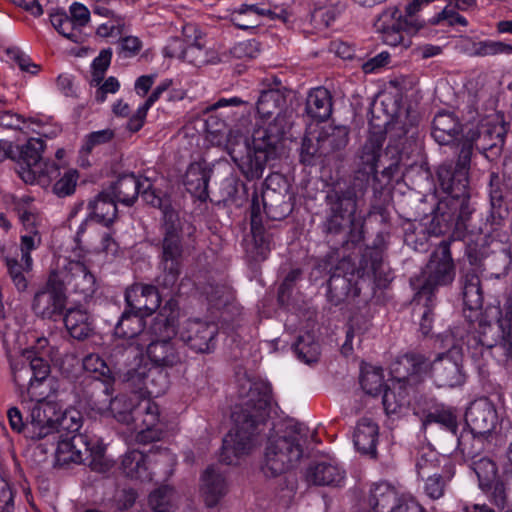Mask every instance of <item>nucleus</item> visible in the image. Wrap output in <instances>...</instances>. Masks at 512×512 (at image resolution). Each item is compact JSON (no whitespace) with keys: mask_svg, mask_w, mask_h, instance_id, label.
<instances>
[{"mask_svg":"<svg viewBox=\"0 0 512 512\" xmlns=\"http://www.w3.org/2000/svg\"><path fill=\"white\" fill-rule=\"evenodd\" d=\"M44 149L45 142L40 138H30L25 144L15 146L6 142L5 153L0 156V161H15L18 165L17 173L25 183L46 186L59 175V165L43 158Z\"/></svg>","mask_w":512,"mask_h":512,"instance_id":"39448f33","label":"nucleus"},{"mask_svg":"<svg viewBox=\"0 0 512 512\" xmlns=\"http://www.w3.org/2000/svg\"><path fill=\"white\" fill-rule=\"evenodd\" d=\"M437 423L441 425L443 428L446 429V431L450 434V436L456 437L457 434V428H458V422L456 416L450 412V411H435L432 413H429L424 419H423V426L427 427V425Z\"/></svg>","mask_w":512,"mask_h":512,"instance_id":"774afa93","label":"nucleus"},{"mask_svg":"<svg viewBox=\"0 0 512 512\" xmlns=\"http://www.w3.org/2000/svg\"><path fill=\"white\" fill-rule=\"evenodd\" d=\"M147 378H149V366L141 363L127 370L123 375V381L127 386L141 394L145 393Z\"/></svg>","mask_w":512,"mask_h":512,"instance_id":"338daca9","label":"nucleus"},{"mask_svg":"<svg viewBox=\"0 0 512 512\" xmlns=\"http://www.w3.org/2000/svg\"><path fill=\"white\" fill-rule=\"evenodd\" d=\"M250 222L254 247L256 249L255 259L264 260L273 246V234L263 224L261 205L256 194L252 198Z\"/></svg>","mask_w":512,"mask_h":512,"instance_id":"a878e982","label":"nucleus"},{"mask_svg":"<svg viewBox=\"0 0 512 512\" xmlns=\"http://www.w3.org/2000/svg\"><path fill=\"white\" fill-rule=\"evenodd\" d=\"M244 105V101L239 97H232L229 99L221 98L216 101L214 104L210 105L206 108V111H214L219 109H226V111L221 112L220 115L224 116L226 119L222 122L221 126L226 127L230 125L234 126H245L248 121L246 118H238L239 109Z\"/></svg>","mask_w":512,"mask_h":512,"instance_id":"49530a36","label":"nucleus"},{"mask_svg":"<svg viewBox=\"0 0 512 512\" xmlns=\"http://www.w3.org/2000/svg\"><path fill=\"white\" fill-rule=\"evenodd\" d=\"M293 347L298 358L304 361L305 363H311L316 361L317 356L319 354V346L314 341L313 335H311L310 333L300 335L297 338V341L295 342Z\"/></svg>","mask_w":512,"mask_h":512,"instance_id":"69168bd1","label":"nucleus"},{"mask_svg":"<svg viewBox=\"0 0 512 512\" xmlns=\"http://www.w3.org/2000/svg\"><path fill=\"white\" fill-rule=\"evenodd\" d=\"M462 132V125L453 113L439 112L433 120L432 136L440 145L453 143Z\"/></svg>","mask_w":512,"mask_h":512,"instance_id":"72a5a7b5","label":"nucleus"},{"mask_svg":"<svg viewBox=\"0 0 512 512\" xmlns=\"http://www.w3.org/2000/svg\"><path fill=\"white\" fill-rule=\"evenodd\" d=\"M465 334L464 328L454 327L442 339L445 343L444 346L449 348L445 352L439 353L430 364L421 354L407 353L393 363V372L399 380H405L426 372L429 368L438 387L452 388L462 385L466 378L462 364V344Z\"/></svg>","mask_w":512,"mask_h":512,"instance_id":"f03ea898","label":"nucleus"},{"mask_svg":"<svg viewBox=\"0 0 512 512\" xmlns=\"http://www.w3.org/2000/svg\"><path fill=\"white\" fill-rule=\"evenodd\" d=\"M243 148L246 150L245 155H240L241 151H237L235 147L229 149V154L248 181L261 178L267 163L277 157L273 151L264 147L259 148L256 143H253V149H251L246 140L243 142Z\"/></svg>","mask_w":512,"mask_h":512,"instance_id":"dca6fc26","label":"nucleus"},{"mask_svg":"<svg viewBox=\"0 0 512 512\" xmlns=\"http://www.w3.org/2000/svg\"><path fill=\"white\" fill-rule=\"evenodd\" d=\"M210 176L211 170L204 163L194 162L188 166L183 183L189 193L205 201L208 197Z\"/></svg>","mask_w":512,"mask_h":512,"instance_id":"473e14b6","label":"nucleus"},{"mask_svg":"<svg viewBox=\"0 0 512 512\" xmlns=\"http://www.w3.org/2000/svg\"><path fill=\"white\" fill-rule=\"evenodd\" d=\"M305 111L317 121L328 119L332 113V99L329 91L321 87L312 90L308 94Z\"/></svg>","mask_w":512,"mask_h":512,"instance_id":"c03bdc74","label":"nucleus"},{"mask_svg":"<svg viewBox=\"0 0 512 512\" xmlns=\"http://www.w3.org/2000/svg\"><path fill=\"white\" fill-rule=\"evenodd\" d=\"M476 334H467V347L472 358L483 356L484 349L490 350L500 344L506 355L512 359V324L509 321H498L494 325L482 317L478 320Z\"/></svg>","mask_w":512,"mask_h":512,"instance_id":"ddd939ff","label":"nucleus"},{"mask_svg":"<svg viewBox=\"0 0 512 512\" xmlns=\"http://www.w3.org/2000/svg\"><path fill=\"white\" fill-rule=\"evenodd\" d=\"M218 326L201 320H189L180 332L181 341L196 353H210L216 347Z\"/></svg>","mask_w":512,"mask_h":512,"instance_id":"a211bd4d","label":"nucleus"},{"mask_svg":"<svg viewBox=\"0 0 512 512\" xmlns=\"http://www.w3.org/2000/svg\"><path fill=\"white\" fill-rule=\"evenodd\" d=\"M146 353L153 366L165 370L181 366L186 359L185 353L175 340L150 341Z\"/></svg>","mask_w":512,"mask_h":512,"instance_id":"b1692460","label":"nucleus"},{"mask_svg":"<svg viewBox=\"0 0 512 512\" xmlns=\"http://www.w3.org/2000/svg\"><path fill=\"white\" fill-rule=\"evenodd\" d=\"M470 468L475 472L481 488L490 489L497 481V466L488 457H477L470 461Z\"/></svg>","mask_w":512,"mask_h":512,"instance_id":"3c124183","label":"nucleus"},{"mask_svg":"<svg viewBox=\"0 0 512 512\" xmlns=\"http://www.w3.org/2000/svg\"><path fill=\"white\" fill-rule=\"evenodd\" d=\"M305 480L309 485L338 486L344 480V471L330 462H312L306 468Z\"/></svg>","mask_w":512,"mask_h":512,"instance_id":"cd10ccee","label":"nucleus"},{"mask_svg":"<svg viewBox=\"0 0 512 512\" xmlns=\"http://www.w3.org/2000/svg\"><path fill=\"white\" fill-rule=\"evenodd\" d=\"M144 327V317L126 308L115 326L114 333L120 338L133 339L143 332Z\"/></svg>","mask_w":512,"mask_h":512,"instance_id":"a18cd8bd","label":"nucleus"},{"mask_svg":"<svg viewBox=\"0 0 512 512\" xmlns=\"http://www.w3.org/2000/svg\"><path fill=\"white\" fill-rule=\"evenodd\" d=\"M425 22L420 19H404L398 7H389L375 20L374 28L379 38L387 45L405 48L410 46L406 35L416 33L423 28Z\"/></svg>","mask_w":512,"mask_h":512,"instance_id":"9b49d317","label":"nucleus"},{"mask_svg":"<svg viewBox=\"0 0 512 512\" xmlns=\"http://www.w3.org/2000/svg\"><path fill=\"white\" fill-rule=\"evenodd\" d=\"M256 110L262 119L292 112L287 108L285 94L279 89L263 90L258 97Z\"/></svg>","mask_w":512,"mask_h":512,"instance_id":"c9c22d12","label":"nucleus"},{"mask_svg":"<svg viewBox=\"0 0 512 512\" xmlns=\"http://www.w3.org/2000/svg\"><path fill=\"white\" fill-rule=\"evenodd\" d=\"M506 134L507 130L503 124H486L482 125L477 132H472L468 141L489 161H494L502 153Z\"/></svg>","mask_w":512,"mask_h":512,"instance_id":"aec40b11","label":"nucleus"},{"mask_svg":"<svg viewBox=\"0 0 512 512\" xmlns=\"http://www.w3.org/2000/svg\"><path fill=\"white\" fill-rule=\"evenodd\" d=\"M55 463L63 467L69 464L86 462L89 454L88 437L83 434H74L69 438L56 440Z\"/></svg>","mask_w":512,"mask_h":512,"instance_id":"393cba45","label":"nucleus"},{"mask_svg":"<svg viewBox=\"0 0 512 512\" xmlns=\"http://www.w3.org/2000/svg\"><path fill=\"white\" fill-rule=\"evenodd\" d=\"M394 377L398 380V386L385 387L383 390L382 403L387 414L397 413L408 401L406 391L402 389L401 382L409 381L410 377L405 380H399L392 371Z\"/></svg>","mask_w":512,"mask_h":512,"instance_id":"6e6d98bb","label":"nucleus"},{"mask_svg":"<svg viewBox=\"0 0 512 512\" xmlns=\"http://www.w3.org/2000/svg\"><path fill=\"white\" fill-rule=\"evenodd\" d=\"M87 208L89 210V218L106 227L113 224L117 218L116 200L108 190L98 193L89 201Z\"/></svg>","mask_w":512,"mask_h":512,"instance_id":"c756f323","label":"nucleus"},{"mask_svg":"<svg viewBox=\"0 0 512 512\" xmlns=\"http://www.w3.org/2000/svg\"><path fill=\"white\" fill-rule=\"evenodd\" d=\"M57 272L61 275L63 287L70 286L84 300L91 298L97 290L95 276L80 261H69L63 271Z\"/></svg>","mask_w":512,"mask_h":512,"instance_id":"4be33fe9","label":"nucleus"},{"mask_svg":"<svg viewBox=\"0 0 512 512\" xmlns=\"http://www.w3.org/2000/svg\"><path fill=\"white\" fill-rule=\"evenodd\" d=\"M144 412L142 419V428L136 436V440L139 443L148 444L160 440L162 437V428L159 426V407L156 403L146 401L144 406L139 405L138 410Z\"/></svg>","mask_w":512,"mask_h":512,"instance_id":"f704fd0d","label":"nucleus"},{"mask_svg":"<svg viewBox=\"0 0 512 512\" xmlns=\"http://www.w3.org/2000/svg\"><path fill=\"white\" fill-rule=\"evenodd\" d=\"M307 431L301 425H290L268 437L262 471L275 477L293 467L303 456Z\"/></svg>","mask_w":512,"mask_h":512,"instance_id":"423d86ee","label":"nucleus"},{"mask_svg":"<svg viewBox=\"0 0 512 512\" xmlns=\"http://www.w3.org/2000/svg\"><path fill=\"white\" fill-rule=\"evenodd\" d=\"M292 112L278 114L266 127L258 128L253 133V143L278 155L279 146L292 126Z\"/></svg>","mask_w":512,"mask_h":512,"instance_id":"5701e85b","label":"nucleus"},{"mask_svg":"<svg viewBox=\"0 0 512 512\" xmlns=\"http://www.w3.org/2000/svg\"><path fill=\"white\" fill-rule=\"evenodd\" d=\"M23 358L21 362L12 364L13 379L18 392L30 400L43 397V393L37 390L50 373L48 362L41 357H34L32 351H27Z\"/></svg>","mask_w":512,"mask_h":512,"instance_id":"f8f14e48","label":"nucleus"},{"mask_svg":"<svg viewBox=\"0 0 512 512\" xmlns=\"http://www.w3.org/2000/svg\"><path fill=\"white\" fill-rule=\"evenodd\" d=\"M148 506L153 512H172L176 508V492L173 487L162 485L148 496Z\"/></svg>","mask_w":512,"mask_h":512,"instance_id":"8fccbe9b","label":"nucleus"},{"mask_svg":"<svg viewBox=\"0 0 512 512\" xmlns=\"http://www.w3.org/2000/svg\"><path fill=\"white\" fill-rule=\"evenodd\" d=\"M78 179L79 174L77 170L64 168V170L61 171V167L59 166V175L51 179V181L55 180L52 186L53 194L59 198L71 196L76 190Z\"/></svg>","mask_w":512,"mask_h":512,"instance_id":"13d9d810","label":"nucleus"},{"mask_svg":"<svg viewBox=\"0 0 512 512\" xmlns=\"http://www.w3.org/2000/svg\"><path fill=\"white\" fill-rule=\"evenodd\" d=\"M344 265L342 263L336 267L327 282L328 301L337 306L362 296L363 302H367L374 295V285L368 277L361 276L359 271L351 269L344 272Z\"/></svg>","mask_w":512,"mask_h":512,"instance_id":"1a4fd4ad","label":"nucleus"},{"mask_svg":"<svg viewBox=\"0 0 512 512\" xmlns=\"http://www.w3.org/2000/svg\"><path fill=\"white\" fill-rule=\"evenodd\" d=\"M149 331L154 337L151 341H172L177 334L175 319L159 314L153 319Z\"/></svg>","mask_w":512,"mask_h":512,"instance_id":"bf43d9fd","label":"nucleus"},{"mask_svg":"<svg viewBox=\"0 0 512 512\" xmlns=\"http://www.w3.org/2000/svg\"><path fill=\"white\" fill-rule=\"evenodd\" d=\"M459 170L454 162L447 161L441 164L437 170V177L441 189L447 194L446 197H459L469 193V178L465 175L464 181L460 182Z\"/></svg>","mask_w":512,"mask_h":512,"instance_id":"7c9ffc66","label":"nucleus"},{"mask_svg":"<svg viewBox=\"0 0 512 512\" xmlns=\"http://www.w3.org/2000/svg\"><path fill=\"white\" fill-rule=\"evenodd\" d=\"M386 140V133L382 130L371 132L363 145L359 156V169L352 182L359 179L366 189L370 178H377V163L381 156L382 147Z\"/></svg>","mask_w":512,"mask_h":512,"instance_id":"6ab92c4d","label":"nucleus"},{"mask_svg":"<svg viewBox=\"0 0 512 512\" xmlns=\"http://www.w3.org/2000/svg\"><path fill=\"white\" fill-rule=\"evenodd\" d=\"M356 179L349 184H336L327 190L325 195V216L322 232L328 242L340 238L333 245H355L364 238L363 224L358 227L355 214L359 202L366 193V187Z\"/></svg>","mask_w":512,"mask_h":512,"instance_id":"7ed1b4c3","label":"nucleus"},{"mask_svg":"<svg viewBox=\"0 0 512 512\" xmlns=\"http://www.w3.org/2000/svg\"><path fill=\"white\" fill-rule=\"evenodd\" d=\"M161 287L151 284L135 283L125 291V302L128 309L143 317L153 314L161 304Z\"/></svg>","mask_w":512,"mask_h":512,"instance_id":"412c9836","label":"nucleus"},{"mask_svg":"<svg viewBox=\"0 0 512 512\" xmlns=\"http://www.w3.org/2000/svg\"><path fill=\"white\" fill-rule=\"evenodd\" d=\"M67 304V295L61 275L52 271L46 283L35 293L32 310L42 319L56 321L62 316Z\"/></svg>","mask_w":512,"mask_h":512,"instance_id":"4468645a","label":"nucleus"},{"mask_svg":"<svg viewBox=\"0 0 512 512\" xmlns=\"http://www.w3.org/2000/svg\"><path fill=\"white\" fill-rule=\"evenodd\" d=\"M158 270L155 282L171 295L182 273L185 260L183 222L179 214L169 213L160 224Z\"/></svg>","mask_w":512,"mask_h":512,"instance_id":"20e7f679","label":"nucleus"},{"mask_svg":"<svg viewBox=\"0 0 512 512\" xmlns=\"http://www.w3.org/2000/svg\"><path fill=\"white\" fill-rule=\"evenodd\" d=\"M469 197V193H466L464 196L445 197L440 200L432 210L433 232L442 234L454 226L458 236H464L465 233L474 234L480 230L473 225V209L470 207Z\"/></svg>","mask_w":512,"mask_h":512,"instance_id":"6e6552de","label":"nucleus"},{"mask_svg":"<svg viewBox=\"0 0 512 512\" xmlns=\"http://www.w3.org/2000/svg\"><path fill=\"white\" fill-rule=\"evenodd\" d=\"M367 501L373 512H385L389 508L391 511L399 503L397 502V491L387 482L373 484Z\"/></svg>","mask_w":512,"mask_h":512,"instance_id":"37998d69","label":"nucleus"},{"mask_svg":"<svg viewBox=\"0 0 512 512\" xmlns=\"http://www.w3.org/2000/svg\"><path fill=\"white\" fill-rule=\"evenodd\" d=\"M109 410L120 423L129 425L135 420L137 408L134 401L126 395H119L109 399Z\"/></svg>","mask_w":512,"mask_h":512,"instance_id":"864d4df0","label":"nucleus"},{"mask_svg":"<svg viewBox=\"0 0 512 512\" xmlns=\"http://www.w3.org/2000/svg\"><path fill=\"white\" fill-rule=\"evenodd\" d=\"M228 485L223 473L214 466H209L201 475L200 493L207 507L216 506L226 495Z\"/></svg>","mask_w":512,"mask_h":512,"instance_id":"bb28decb","label":"nucleus"},{"mask_svg":"<svg viewBox=\"0 0 512 512\" xmlns=\"http://www.w3.org/2000/svg\"><path fill=\"white\" fill-rule=\"evenodd\" d=\"M142 179L134 174L121 175L108 191L116 202L131 206L140 194Z\"/></svg>","mask_w":512,"mask_h":512,"instance_id":"ea45409f","label":"nucleus"},{"mask_svg":"<svg viewBox=\"0 0 512 512\" xmlns=\"http://www.w3.org/2000/svg\"><path fill=\"white\" fill-rule=\"evenodd\" d=\"M83 368L85 371L94 374V378L101 381L102 392L107 396L111 394V384L113 377L110 368L103 358L98 354H89L83 359Z\"/></svg>","mask_w":512,"mask_h":512,"instance_id":"de8ad7c7","label":"nucleus"},{"mask_svg":"<svg viewBox=\"0 0 512 512\" xmlns=\"http://www.w3.org/2000/svg\"><path fill=\"white\" fill-rule=\"evenodd\" d=\"M453 438L457 441L458 450L469 461L479 457L482 452L495 447V438L474 433L471 429H464L459 436L456 434V437Z\"/></svg>","mask_w":512,"mask_h":512,"instance_id":"c85d7f7f","label":"nucleus"},{"mask_svg":"<svg viewBox=\"0 0 512 512\" xmlns=\"http://www.w3.org/2000/svg\"><path fill=\"white\" fill-rule=\"evenodd\" d=\"M441 460L446 461L444 457L430 447H422L416 456V470L418 476L425 478L426 476L437 473L440 468Z\"/></svg>","mask_w":512,"mask_h":512,"instance_id":"5fc2aeb1","label":"nucleus"},{"mask_svg":"<svg viewBox=\"0 0 512 512\" xmlns=\"http://www.w3.org/2000/svg\"><path fill=\"white\" fill-rule=\"evenodd\" d=\"M455 278V265L451 256L450 243L442 241L430 256L419 275L410 279L416 291L415 301L433 302L438 287L450 285Z\"/></svg>","mask_w":512,"mask_h":512,"instance_id":"0eeeda50","label":"nucleus"},{"mask_svg":"<svg viewBox=\"0 0 512 512\" xmlns=\"http://www.w3.org/2000/svg\"><path fill=\"white\" fill-rule=\"evenodd\" d=\"M139 195L141 196L145 203L153 207L159 208L162 211L161 222L169 213L178 214V212L171 207L170 199L165 195H162L161 191H157L153 187V184L150 181V179L148 178L142 179V185Z\"/></svg>","mask_w":512,"mask_h":512,"instance_id":"09e8293b","label":"nucleus"},{"mask_svg":"<svg viewBox=\"0 0 512 512\" xmlns=\"http://www.w3.org/2000/svg\"><path fill=\"white\" fill-rule=\"evenodd\" d=\"M462 295L464 305L470 310L477 312L483 304V296L480 285V278L475 268L465 270L461 277Z\"/></svg>","mask_w":512,"mask_h":512,"instance_id":"79ce46f5","label":"nucleus"},{"mask_svg":"<svg viewBox=\"0 0 512 512\" xmlns=\"http://www.w3.org/2000/svg\"><path fill=\"white\" fill-rule=\"evenodd\" d=\"M56 407L53 404L37 401L30 408L29 419L26 422L25 434L32 440L53 438L51 446L56 444L55 417Z\"/></svg>","mask_w":512,"mask_h":512,"instance_id":"f3484780","label":"nucleus"},{"mask_svg":"<svg viewBox=\"0 0 512 512\" xmlns=\"http://www.w3.org/2000/svg\"><path fill=\"white\" fill-rule=\"evenodd\" d=\"M318 135L322 144V155L326 158L342 151L349 141V129L346 126L328 125Z\"/></svg>","mask_w":512,"mask_h":512,"instance_id":"a19ab883","label":"nucleus"},{"mask_svg":"<svg viewBox=\"0 0 512 512\" xmlns=\"http://www.w3.org/2000/svg\"><path fill=\"white\" fill-rule=\"evenodd\" d=\"M465 421L468 429L480 435H487L495 438L494 446H503L508 440H512V428L498 424V415L491 401L487 398H480L470 404L466 413Z\"/></svg>","mask_w":512,"mask_h":512,"instance_id":"9d476101","label":"nucleus"},{"mask_svg":"<svg viewBox=\"0 0 512 512\" xmlns=\"http://www.w3.org/2000/svg\"><path fill=\"white\" fill-rule=\"evenodd\" d=\"M55 435L63 439L64 433L75 434L82 426V416L77 410H66L55 417Z\"/></svg>","mask_w":512,"mask_h":512,"instance_id":"4d7b16f0","label":"nucleus"},{"mask_svg":"<svg viewBox=\"0 0 512 512\" xmlns=\"http://www.w3.org/2000/svg\"><path fill=\"white\" fill-rule=\"evenodd\" d=\"M148 456L139 450L127 451L121 460L120 468L123 474L131 479L151 481L152 473L147 466Z\"/></svg>","mask_w":512,"mask_h":512,"instance_id":"58836bf2","label":"nucleus"},{"mask_svg":"<svg viewBox=\"0 0 512 512\" xmlns=\"http://www.w3.org/2000/svg\"><path fill=\"white\" fill-rule=\"evenodd\" d=\"M164 55L169 58H179L187 61L195 66H200L207 62V54L204 47L194 42L188 46H184V43L174 38L164 49Z\"/></svg>","mask_w":512,"mask_h":512,"instance_id":"e433bc0d","label":"nucleus"},{"mask_svg":"<svg viewBox=\"0 0 512 512\" xmlns=\"http://www.w3.org/2000/svg\"><path fill=\"white\" fill-rule=\"evenodd\" d=\"M166 371L155 366L149 367V378H147L144 394L158 397L166 392L169 387V376Z\"/></svg>","mask_w":512,"mask_h":512,"instance_id":"e2e57ef3","label":"nucleus"},{"mask_svg":"<svg viewBox=\"0 0 512 512\" xmlns=\"http://www.w3.org/2000/svg\"><path fill=\"white\" fill-rule=\"evenodd\" d=\"M64 324L69 334L77 340H85L94 334L92 317L82 309H68Z\"/></svg>","mask_w":512,"mask_h":512,"instance_id":"4c0bfd02","label":"nucleus"},{"mask_svg":"<svg viewBox=\"0 0 512 512\" xmlns=\"http://www.w3.org/2000/svg\"><path fill=\"white\" fill-rule=\"evenodd\" d=\"M261 201L266 217L270 220H281L292 211L289 186L279 173H271L264 181Z\"/></svg>","mask_w":512,"mask_h":512,"instance_id":"2eb2a0df","label":"nucleus"},{"mask_svg":"<svg viewBox=\"0 0 512 512\" xmlns=\"http://www.w3.org/2000/svg\"><path fill=\"white\" fill-rule=\"evenodd\" d=\"M321 146L319 135L305 136L301 143L300 161L305 165H315L318 161L324 162L326 157L322 155Z\"/></svg>","mask_w":512,"mask_h":512,"instance_id":"052dcab7","label":"nucleus"},{"mask_svg":"<svg viewBox=\"0 0 512 512\" xmlns=\"http://www.w3.org/2000/svg\"><path fill=\"white\" fill-rule=\"evenodd\" d=\"M360 384L369 395L377 396L383 390V370L380 367L369 366L361 372Z\"/></svg>","mask_w":512,"mask_h":512,"instance_id":"680f3d73","label":"nucleus"},{"mask_svg":"<svg viewBox=\"0 0 512 512\" xmlns=\"http://www.w3.org/2000/svg\"><path fill=\"white\" fill-rule=\"evenodd\" d=\"M379 435V427L370 418H361L354 432V445L356 449L362 453L375 458L377 455V442Z\"/></svg>","mask_w":512,"mask_h":512,"instance_id":"2f4dec72","label":"nucleus"},{"mask_svg":"<svg viewBox=\"0 0 512 512\" xmlns=\"http://www.w3.org/2000/svg\"><path fill=\"white\" fill-rule=\"evenodd\" d=\"M246 186L240 180L230 177L222 182V201L235 205H241L246 198Z\"/></svg>","mask_w":512,"mask_h":512,"instance_id":"0e129e2a","label":"nucleus"},{"mask_svg":"<svg viewBox=\"0 0 512 512\" xmlns=\"http://www.w3.org/2000/svg\"><path fill=\"white\" fill-rule=\"evenodd\" d=\"M50 21L58 33H60L65 38L77 44L84 42L85 35L70 19L66 12L61 11L51 14Z\"/></svg>","mask_w":512,"mask_h":512,"instance_id":"603ef678","label":"nucleus"},{"mask_svg":"<svg viewBox=\"0 0 512 512\" xmlns=\"http://www.w3.org/2000/svg\"><path fill=\"white\" fill-rule=\"evenodd\" d=\"M238 395L231 415L234 429L224 437L220 453V461L227 465L236 464L257 447L271 406V387L265 382L242 379Z\"/></svg>","mask_w":512,"mask_h":512,"instance_id":"f257e3e1","label":"nucleus"}]
</instances>
